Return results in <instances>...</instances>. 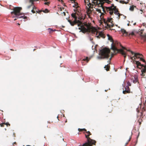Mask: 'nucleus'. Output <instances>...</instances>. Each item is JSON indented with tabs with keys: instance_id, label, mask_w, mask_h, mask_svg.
<instances>
[{
	"instance_id": "nucleus-1",
	"label": "nucleus",
	"mask_w": 146,
	"mask_h": 146,
	"mask_svg": "<svg viewBox=\"0 0 146 146\" xmlns=\"http://www.w3.org/2000/svg\"><path fill=\"white\" fill-rule=\"evenodd\" d=\"M92 2L94 4V5H95V7H98V8H95L94 7V8L96 9V11L101 13V15L100 16V17L102 18V17L104 14L102 13L101 12V9H102V11L104 13H109V11H107V9L108 7H106L103 6L104 4L106 2V0H92Z\"/></svg>"
},
{
	"instance_id": "nucleus-2",
	"label": "nucleus",
	"mask_w": 146,
	"mask_h": 146,
	"mask_svg": "<svg viewBox=\"0 0 146 146\" xmlns=\"http://www.w3.org/2000/svg\"><path fill=\"white\" fill-rule=\"evenodd\" d=\"M119 46H122L121 44L117 41H115L114 42H113L111 44V49H112L114 52L115 54L119 52L123 56L124 60H125V58L127 56V54L125 52L123 49H118V48H119Z\"/></svg>"
},
{
	"instance_id": "nucleus-3",
	"label": "nucleus",
	"mask_w": 146,
	"mask_h": 146,
	"mask_svg": "<svg viewBox=\"0 0 146 146\" xmlns=\"http://www.w3.org/2000/svg\"><path fill=\"white\" fill-rule=\"evenodd\" d=\"M85 132V136L87 139V142L84 143L82 146H92L93 145H95L96 141L90 139L89 137V136L92 134L89 131H87ZM83 133H85V132H84Z\"/></svg>"
},
{
	"instance_id": "nucleus-4",
	"label": "nucleus",
	"mask_w": 146,
	"mask_h": 146,
	"mask_svg": "<svg viewBox=\"0 0 146 146\" xmlns=\"http://www.w3.org/2000/svg\"><path fill=\"white\" fill-rule=\"evenodd\" d=\"M22 8L20 7H14L13 10V11L11 12V14L12 15L14 14V15H16V17L18 18H23L24 19H26L27 17L25 16H20L23 14L21 12Z\"/></svg>"
},
{
	"instance_id": "nucleus-5",
	"label": "nucleus",
	"mask_w": 146,
	"mask_h": 146,
	"mask_svg": "<svg viewBox=\"0 0 146 146\" xmlns=\"http://www.w3.org/2000/svg\"><path fill=\"white\" fill-rule=\"evenodd\" d=\"M107 11H109V13L112 16V15H113V13H114L115 14L117 15L118 16L117 17V18L118 19L120 18V15H122L119 13V11L118 9L116 8V7L113 4L110 7H108L107 9Z\"/></svg>"
},
{
	"instance_id": "nucleus-6",
	"label": "nucleus",
	"mask_w": 146,
	"mask_h": 146,
	"mask_svg": "<svg viewBox=\"0 0 146 146\" xmlns=\"http://www.w3.org/2000/svg\"><path fill=\"white\" fill-rule=\"evenodd\" d=\"M110 53V50L109 49L106 48L102 49L100 52V56H98V59H102L105 58H108L110 56L109 54Z\"/></svg>"
},
{
	"instance_id": "nucleus-7",
	"label": "nucleus",
	"mask_w": 146,
	"mask_h": 146,
	"mask_svg": "<svg viewBox=\"0 0 146 146\" xmlns=\"http://www.w3.org/2000/svg\"><path fill=\"white\" fill-rule=\"evenodd\" d=\"M84 0L86 9V12L87 14L89 15L91 13L92 11H94L93 9L94 5L90 2L89 0Z\"/></svg>"
},
{
	"instance_id": "nucleus-8",
	"label": "nucleus",
	"mask_w": 146,
	"mask_h": 146,
	"mask_svg": "<svg viewBox=\"0 0 146 146\" xmlns=\"http://www.w3.org/2000/svg\"><path fill=\"white\" fill-rule=\"evenodd\" d=\"M77 24H78V26L79 27L80 26V27L78 28L80 30L79 32H82V33H84L88 31L91 32V29L92 27L91 26L86 25V26L87 28V29H86L82 25L81 22V23H79Z\"/></svg>"
},
{
	"instance_id": "nucleus-9",
	"label": "nucleus",
	"mask_w": 146,
	"mask_h": 146,
	"mask_svg": "<svg viewBox=\"0 0 146 146\" xmlns=\"http://www.w3.org/2000/svg\"><path fill=\"white\" fill-rule=\"evenodd\" d=\"M91 32L92 33L95 34L96 35L97 37L100 38V37H102L103 38L105 37L104 35L102 32H98L97 30L94 28L92 27L91 29Z\"/></svg>"
},
{
	"instance_id": "nucleus-10",
	"label": "nucleus",
	"mask_w": 146,
	"mask_h": 146,
	"mask_svg": "<svg viewBox=\"0 0 146 146\" xmlns=\"http://www.w3.org/2000/svg\"><path fill=\"white\" fill-rule=\"evenodd\" d=\"M71 16L74 19V21L73 22H72L71 21L68 20V21L72 26H74L77 23H81V22L80 21L77 20V17L76 15V13H72Z\"/></svg>"
},
{
	"instance_id": "nucleus-11",
	"label": "nucleus",
	"mask_w": 146,
	"mask_h": 146,
	"mask_svg": "<svg viewBox=\"0 0 146 146\" xmlns=\"http://www.w3.org/2000/svg\"><path fill=\"white\" fill-rule=\"evenodd\" d=\"M134 55L133 57H131V59L133 60H135L136 59H140V60L144 62H145V60L143 58V55L139 53H134Z\"/></svg>"
},
{
	"instance_id": "nucleus-12",
	"label": "nucleus",
	"mask_w": 146,
	"mask_h": 146,
	"mask_svg": "<svg viewBox=\"0 0 146 146\" xmlns=\"http://www.w3.org/2000/svg\"><path fill=\"white\" fill-rule=\"evenodd\" d=\"M121 31L123 34L125 35V36H128L130 37L131 36H133L135 35L133 32L131 33H129L128 32H127L126 30L124 29H121Z\"/></svg>"
},
{
	"instance_id": "nucleus-13",
	"label": "nucleus",
	"mask_w": 146,
	"mask_h": 146,
	"mask_svg": "<svg viewBox=\"0 0 146 146\" xmlns=\"http://www.w3.org/2000/svg\"><path fill=\"white\" fill-rule=\"evenodd\" d=\"M134 61L135 62V63L136 64L137 67L139 69H141V68H144V66H146V65H144L143 64H141V63L138 61L135 60Z\"/></svg>"
},
{
	"instance_id": "nucleus-14",
	"label": "nucleus",
	"mask_w": 146,
	"mask_h": 146,
	"mask_svg": "<svg viewBox=\"0 0 146 146\" xmlns=\"http://www.w3.org/2000/svg\"><path fill=\"white\" fill-rule=\"evenodd\" d=\"M131 80L134 83H136L138 81L137 76L135 75L134 76H132Z\"/></svg>"
},
{
	"instance_id": "nucleus-15",
	"label": "nucleus",
	"mask_w": 146,
	"mask_h": 146,
	"mask_svg": "<svg viewBox=\"0 0 146 146\" xmlns=\"http://www.w3.org/2000/svg\"><path fill=\"white\" fill-rule=\"evenodd\" d=\"M125 90L123 91V94H125L127 93H129L130 92V90L129 86H127L125 87Z\"/></svg>"
},
{
	"instance_id": "nucleus-16",
	"label": "nucleus",
	"mask_w": 146,
	"mask_h": 146,
	"mask_svg": "<svg viewBox=\"0 0 146 146\" xmlns=\"http://www.w3.org/2000/svg\"><path fill=\"white\" fill-rule=\"evenodd\" d=\"M114 26L113 22H111L109 23H107L105 27L107 28H110V29H110L111 27H113Z\"/></svg>"
},
{
	"instance_id": "nucleus-17",
	"label": "nucleus",
	"mask_w": 146,
	"mask_h": 146,
	"mask_svg": "<svg viewBox=\"0 0 146 146\" xmlns=\"http://www.w3.org/2000/svg\"><path fill=\"white\" fill-rule=\"evenodd\" d=\"M103 18V17L102 16V18H100L101 20L100 21V23L101 24H102V23H105V25L106 26L107 23V22H106V19H105Z\"/></svg>"
},
{
	"instance_id": "nucleus-18",
	"label": "nucleus",
	"mask_w": 146,
	"mask_h": 146,
	"mask_svg": "<svg viewBox=\"0 0 146 146\" xmlns=\"http://www.w3.org/2000/svg\"><path fill=\"white\" fill-rule=\"evenodd\" d=\"M146 71V66H144V68H142L141 70V72L142 73L141 74V75L144 76L145 75V73Z\"/></svg>"
},
{
	"instance_id": "nucleus-19",
	"label": "nucleus",
	"mask_w": 146,
	"mask_h": 146,
	"mask_svg": "<svg viewBox=\"0 0 146 146\" xmlns=\"http://www.w3.org/2000/svg\"><path fill=\"white\" fill-rule=\"evenodd\" d=\"M129 1V0H126V1H125V0H121L119 1V2L120 3H122V4H127V3H128V2Z\"/></svg>"
},
{
	"instance_id": "nucleus-20",
	"label": "nucleus",
	"mask_w": 146,
	"mask_h": 146,
	"mask_svg": "<svg viewBox=\"0 0 146 146\" xmlns=\"http://www.w3.org/2000/svg\"><path fill=\"white\" fill-rule=\"evenodd\" d=\"M112 18H108L107 19H106V22H107V23H110L111 22H113L112 21Z\"/></svg>"
},
{
	"instance_id": "nucleus-21",
	"label": "nucleus",
	"mask_w": 146,
	"mask_h": 146,
	"mask_svg": "<svg viewBox=\"0 0 146 146\" xmlns=\"http://www.w3.org/2000/svg\"><path fill=\"white\" fill-rule=\"evenodd\" d=\"M90 59V58H88V57H87L86 58L83 59L82 60V63H83V61H86L87 62H88Z\"/></svg>"
},
{
	"instance_id": "nucleus-22",
	"label": "nucleus",
	"mask_w": 146,
	"mask_h": 146,
	"mask_svg": "<svg viewBox=\"0 0 146 146\" xmlns=\"http://www.w3.org/2000/svg\"><path fill=\"white\" fill-rule=\"evenodd\" d=\"M135 8H136V7L134 5H132L130 7L129 10L131 11H133Z\"/></svg>"
},
{
	"instance_id": "nucleus-23",
	"label": "nucleus",
	"mask_w": 146,
	"mask_h": 146,
	"mask_svg": "<svg viewBox=\"0 0 146 146\" xmlns=\"http://www.w3.org/2000/svg\"><path fill=\"white\" fill-rule=\"evenodd\" d=\"M122 49H125V50H126L127 51H129V52H131V53L132 54H134V52L131 51L130 50H127V49L125 47L123 46H122Z\"/></svg>"
},
{
	"instance_id": "nucleus-24",
	"label": "nucleus",
	"mask_w": 146,
	"mask_h": 146,
	"mask_svg": "<svg viewBox=\"0 0 146 146\" xmlns=\"http://www.w3.org/2000/svg\"><path fill=\"white\" fill-rule=\"evenodd\" d=\"M104 68L107 71H109L110 68V66L108 64L105 66Z\"/></svg>"
},
{
	"instance_id": "nucleus-25",
	"label": "nucleus",
	"mask_w": 146,
	"mask_h": 146,
	"mask_svg": "<svg viewBox=\"0 0 146 146\" xmlns=\"http://www.w3.org/2000/svg\"><path fill=\"white\" fill-rule=\"evenodd\" d=\"M107 36L108 37V39L110 40L111 42H113V40L112 39V37L108 34L107 35Z\"/></svg>"
},
{
	"instance_id": "nucleus-26",
	"label": "nucleus",
	"mask_w": 146,
	"mask_h": 146,
	"mask_svg": "<svg viewBox=\"0 0 146 146\" xmlns=\"http://www.w3.org/2000/svg\"><path fill=\"white\" fill-rule=\"evenodd\" d=\"M78 131H86V130L85 128L82 129L79 128L78 129Z\"/></svg>"
},
{
	"instance_id": "nucleus-27",
	"label": "nucleus",
	"mask_w": 146,
	"mask_h": 146,
	"mask_svg": "<svg viewBox=\"0 0 146 146\" xmlns=\"http://www.w3.org/2000/svg\"><path fill=\"white\" fill-rule=\"evenodd\" d=\"M12 18H15L14 19V21H15L16 20L18 19L19 18H18V17H16V15H14L13 16H12Z\"/></svg>"
},
{
	"instance_id": "nucleus-28",
	"label": "nucleus",
	"mask_w": 146,
	"mask_h": 146,
	"mask_svg": "<svg viewBox=\"0 0 146 146\" xmlns=\"http://www.w3.org/2000/svg\"><path fill=\"white\" fill-rule=\"evenodd\" d=\"M42 11L45 13H48L49 12V11L47 9H45L44 10Z\"/></svg>"
},
{
	"instance_id": "nucleus-29",
	"label": "nucleus",
	"mask_w": 146,
	"mask_h": 146,
	"mask_svg": "<svg viewBox=\"0 0 146 146\" xmlns=\"http://www.w3.org/2000/svg\"><path fill=\"white\" fill-rule=\"evenodd\" d=\"M127 86H131L130 83L129 81H128L127 82Z\"/></svg>"
},
{
	"instance_id": "nucleus-30",
	"label": "nucleus",
	"mask_w": 146,
	"mask_h": 146,
	"mask_svg": "<svg viewBox=\"0 0 146 146\" xmlns=\"http://www.w3.org/2000/svg\"><path fill=\"white\" fill-rule=\"evenodd\" d=\"M5 125H6L7 126H10V124L9 123H7V122L5 123Z\"/></svg>"
},
{
	"instance_id": "nucleus-31",
	"label": "nucleus",
	"mask_w": 146,
	"mask_h": 146,
	"mask_svg": "<svg viewBox=\"0 0 146 146\" xmlns=\"http://www.w3.org/2000/svg\"><path fill=\"white\" fill-rule=\"evenodd\" d=\"M111 57H111L110 59H109V60L108 61V64H110V60H111Z\"/></svg>"
},
{
	"instance_id": "nucleus-32",
	"label": "nucleus",
	"mask_w": 146,
	"mask_h": 146,
	"mask_svg": "<svg viewBox=\"0 0 146 146\" xmlns=\"http://www.w3.org/2000/svg\"><path fill=\"white\" fill-rule=\"evenodd\" d=\"M5 123H1L0 124V125H1V126L2 127H3L4 126V125H5Z\"/></svg>"
},
{
	"instance_id": "nucleus-33",
	"label": "nucleus",
	"mask_w": 146,
	"mask_h": 146,
	"mask_svg": "<svg viewBox=\"0 0 146 146\" xmlns=\"http://www.w3.org/2000/svg\"><path fill=\"white\" fill-rule=\"evenodd\" d=\"M140 109V108H137L136 110H137V112L138 113H139V111H139V110Z\"/></svg>"
},
{
	"instance_id": "nucleus-34",
	"label": "nucleus",
	"mask_w": 146,
	"mask_h": 146,
	"mask_svg": "<svg viewBox=\"0 0 146 146\" xmlns=\"http://www.w3.org/2000/svg\"><path fill=\"white\" fill-rule=\"evenodd\" d=\"M143 115V112L142 111V112H141L140 114V115H139L140 116V117H141Z\"/></svg>"
},
{
	"instance_id": "nucleus-35",
	"label": "nucleus",
	"mask_w": 146,
	"mask_h": 146,
	"mask_svg": "<svg viewBox=\"0 0 146 146\" xmlns=\"http://www.w3.org/2000/svg\"><path fill=\"white\" fill-rule=\"evenodd\" d=\"M31 3V5H30V6H29L28 7V9L29 8L32 6V5H32V3Z\"/></svg>"
},
{
	"instance_id": "nucleus-36",
	"label": "nucleus",
	"mask_w": 146,
	"mask_h": 146,
	"mask_svg": "<svg viewBox=\"0 0 146 146\" xmlns=\"http://www.w3.org/2000/svg\"><path fill=\"white\" fill-rule=\"evenodd\" d=\"M33 10H36V7L35 6H33Z\"/></svg>"
},
{
	"instance_id": "nucleus-37",
	"label": "nucleus",
	"mask_w": 146,
	"mask_h": 146,
	"mask_svg": "<svg viewBox=\"0 0 146 146\" xmlns=\"http://www.w3.org/2000/svg\"><path fill=\"white\" fill-rule=\"evenodd\" d=\"M31 12L33 13H35V11L33 9L31 10Z\"/></svg>"
},
{
	"instance_id": "nucleus-38",
	"label": "nucleus",
	"mask_w": 146,
	"mask_h": 146,
	"mask_svg": "<svg viewBox=\"0 0 146 146\" xmlns=\"http://www.w3.org/2000/svg\"><path fill=\"white\" fill-rule=\"evenodd\" d=\"M49 4V3L48 2H45L44 3V4H45V5H48Z\"/></svg>"
},
{
	"instance_id": "nucleus-39",
	"label": "nucleus",
	"mask_w": 146,
	"mask_h": 146,
	"mask_svg": "<svg viewBox=\"0 0 146 146\" xmlns=\"http://www.w3.org/2000/svg\"><path fill=\"white\" fill-rule=\"evenodd\" d=\"M106 2V3H110V2L111 1H109L108 0H107Z\"/></svg>"
},
{
	"instance_id": "nucleus-40",
	"label": "nucleus",
	"mask_w": 146,
	"mask_h": 146,
	"mask_svg": "<svg viewBox=\"0 0 146 146\" xmlns=\"http://www.w3.org/2000/svg\"><path fill=\"white\" fill-rule=\"evenodd\" d=\"M13 136L14 137H15V133H13Z\"/></svg>"
},
{
	"instance_id": "nucleus-41",
	"label": "nucleus",
	"mask_w": 146,
	"mask_h": 146,
	"mask_svg": "<svg viewBox=\"0 0 146 146\" xmlns=\"http://www.w3.org/2000/svg\"><path fill=\"white\" fill-rule=\"evenodd\" d=\"M109 139H111V136L110 135H109Z\"/></svg>"
},
{
	"instance_id": "nucleus-42",
	"label": "nucleus",
	"mask_w": 146,
	"mask_h": 146,
	"mask_svg": "<svg viewBox=\"0 0 146 146\" xmlns=\"http://www.w3.org/2000/svg\"><path fill=\"white\" fill-rule=\"evenodd\" d=\"M77 4H78V3H75V6H77Z\"/></svg>"
},
{
	"instance_id": "nucleus-43",
	"label": "nucleus",
	"mask_w": 146,
	"mask_h": 146,
	"mask_svg": "<svg viewBox=\"0 0 146 146\" xmlns=\"http://www.w3.org/2000/svg\"><path fill=\"white\" fill-rule=\"evenodd\" d=\"M13 144H17L16 143V142H14L13 143Z\"/></svg>"
},
{
	"instance_id": "nucleus-44",
	"label": "nucleus",
	"mask_w": 146,
	"mask_h": 146,
	"mask_svg": "<svg viewBox=\"0 0 146 146\" xmlns=\"http://www.w3.org/2000/svg\"><path fill=\"white\" fill-rule=\"evenodd\" d=\"M140 11H141V13L142 14V12H143V10H141V9L140 10Z\"/></svg>"
},
{
	"instance_id": "nucleus-45",
	"label": "nucleus",
	"mask_w": 146,
	"mask_h": 146,
	"mask_svg": "<svg viewBox=\"0 0 146 146\" xmlns=\"http://www.w3.org/2000/svg\"><path fill=\"white\" fill-rule=\"evenodd\" d=\"M10 50H11V51H14V50L13 49H10Z\"/></svg>"
},
{
	"instance_id": "nucleus-46",
	"label": "nucleus",
	"mask_w": 146,
	"mask_h": 146,
	"mask_svg": "<svg viewBox=\"0 0 146 146\" xmlns=\"http://www.w3.org/2000/svg\"><path fill=\"white\" fill-rule=\"evenodd\" d=\"M67 122V119H66V120L65 121V123H66Z\"/></svg>"
},
{
	"instance_id": "nucleus-47",
	"label": "nucleus",
	"mask_w": 146,
	"mask_h": 146,
	"mask_svg": "<svg viewBox=\"0 0 146 146\" xmlns=\"http://www.w3.org/2000/svg\"><path fill=\"white\" fill-rule=\"evenodd\" d=\"M136 24V23H134L133 25H135Z\"/></svg>"
},
{
	"instance_id": "nucleus-48",
	"label": "nucleus",
	"mask_w": 146,
	"mask_h": 146,
	"mask_svg": "<svg viewBox=\"0 0 146 146\" xmlns=\"http://www.w3.org/2000/svg\"><path fill=\"white\" fill-rule=\"evenodd\" d=\"M49 30H50L51 31H52V29H49Z\"/></svg>"
},
{
	"instance_id": "nucleus-49",
	"label": "nucleus",
	"mask_w": 146,
	"mask_h": 146,
	"mask_svg": "<svg viewBox=\"0 0 146 146\" xmlns=\"http://www.w3.org/2000/svg\"><path fill=\"white\" fill-rule=\"evenodd\" d=\"M59 1H62V0H58Z\"/></svg>"
},
{
	"instance_id": "nucleus-50",
	"label": "nucleus",
	"mask_w": 146,
	"mask_h": 146,
	"mask_svg": "<svg viewBox=\"0 0 146 146\" xmlns=\"http://www.w3.org/2000/svg\"><path fill=\"white\" fill-rule=\"evenodd\" d=\"M127 25H128V26H129V23H128V24H127Z\"/></svg>"
},
{
	"instance_id": "nucleus-51",
	"label": "nucleus",
	"mask_w": 146,
	"mask_h": 146,
	"mask_svg": "<svg viewBox=\"0 0 146 146\" xmlns=\"http://www.w3.org/2000/svg\"><path fill=\"white\" fill-rule=\"evenodd\" d=\"M17 24H18V25H20V24L19 23H18Z\"/></svg>"
},
{
	"instance_id": "nucleus-52",
	"label": "nucleus",
	"mask_w": 146,
	"mask_h": 146,
	"mask_svg": "<svg viewBox=\"0 0 146 146\" xmlns=\"http://www.w3.org/2000/svg\"><path fill=\"white\" fill-rule=\"evenodd\" d=\"M26 146H30L29 145H26Z\"/></svg>"
},
{
	"instance_id": "nucleus-53",
	"label": "nucleus",
	"mask_w": 146,
	"mask_h": 146,
	"mask_svg": "<svg viewBox=\"0 0 146 146\" xmlns=\"http://www.w3.org/2000/svg\"><path fill=\"white\" fill-rule=\"evenodd\" d=\"M64 15H65V13H64Z\"/></svg>"
},
{
	"instance_id": "nucleus-54",
	"label": "nucleus",
	"mask_w": 146,
	"mask_h": 146,
	"mask_svg": "<svg viewBox=\"0 0 146 146\" xmlns=\"http://www.w3.org/2000/svg\"><path fill=\"white\" fill-rule=\"evenodd\" d=\"M78 7V6H77L76 7V8H77V7Z\"/></svg>"
},
{
	"instance_id": "nucleus-55",
	"label": "nucleus",
	"mask_w": 146,
	"mask_h": 146,
	"mask_svg": "<svg viewBox=\"0 0 146 146\" xmlns=\"http://www.w3.org/2000/svg\"><path fill=\"white\" fill-rule=\"evenodd\" d=\"M57 117V118H58V116Z\"/></svg>"
},
{
	"instance_id": "nucleus-56",
	"label": "nucleus",
	"mask_w": 146,
	"mask_h": 146,
	"mask_svg": "<svg viewBox=\"0 0 146 146\" xmlns=\"http://www.w3.org/2000/svg\"><path fill=\"white\" fill-rule=\"evenodd\" d=\"M26 20H24V21H26Z\"/></svg>"
},
{
	"instance_id": "nucleus-57",
	"label": "nucleus",
	"mask_w": 146,
	"mask_h": 146,
	"mask_svg": "<svg viewBox=\"0 0 146 146\" xmlns=\"http://www.w3.org/2000/svg\"><path fill=\"white\" fill-rule=\"evenodd\" d=\"M131 138H130V139H129V140H130Z\"/></svg>"
},
{
	"instance_id": "nucleus-58",
	"label": "nucleus",
	"mask_w": 146,
	"mask_h": 146,
	"mask_svg": "<svg viewBox=\"0 0 146 146\" xmlns=\"http://www.w3.org/2000/svg\"><path fill=\"white\" fill-rule=\"evenodd\" d=\"M125 1H126V0H125Z\"/></svg>"
},
{
	"instance_id": "nucleus-59",
	"label": "nucleus",
	"mask_w": 146,
	"mask_h": 146,
	"mask_svg": "<svg viewBox=\"0 0 146 146\" xmlns=\"http://www.w3.org/2000/svg\"><path fill=\"white\" fill-rule=\"evenodd\" d=\"M137 1H138L139 0H137Z\"/></svg>"
}]
</instances>
